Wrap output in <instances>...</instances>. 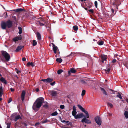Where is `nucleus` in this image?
Listing matches in <instances>:
<instances>
[{"instance_id":"obj_1","label":"nucleus","mask_w":128,"mask_h":128,"mask_svg":"<svg viewBox=\"0 0 128 128\" xmlns=\"http://www.w3.org/2000/svg\"><path fill=\"white\" fill-rule=\"evenodd\" d=\"M44 102V99L42 98L37 99L33 104V109L36 112L41 107Z\"/></svg>"},{"instance_id":"obj_2","label":"nucleus","mask_w":128,"mask_h":128,"mask_svg":"<svg viewBox=\"0 0 128 128\" xmlns=\"http://www.w3.org/2000/svg\"><path fill=\"white\" fill-rule=\"evenodd\" d=\"M1 52L2 56L4 57L6 60L7 62H8L10 59V55L7 52L4 51H2Z\"/></svg>"},{"instance_id":"obj_3","label":"nucleus","mask_w":128,"mask_h":128,"mask_svg":"<svg viewBox=\"0 0 128 128\" xmlns=\"http://www.w3.org/2000/svg\"><path fill=\"white\" fill-rule=\"evenodd\" d=\"M77 106L80 110L86 114V118H89V116L88 112L81 105L78 104V105Z\"/></svg>"},{"instance_id":"obj_4","label":"nucleus","mask_w":128,"mask_h":128,"mask_svg":"<svg viewBox=\"0 0 128 128\" xmlns=\"http://www.w3.org/2000/svg\"><path fill=\"white\" fill-rule=\"evenodd\" d=\"M95 120L96 123L99 126L101 125L102 121L100 118L98 116H96L95 118Z\"/></svg>"},{"instance_id":"obj_5","label":"nucleus","mask_w":128,"mask_h":128,"mask_svg":"<svg viewBox=\"0 0 128 128\" xmlns=\"http://www.w3.org/2000/svg\"><path fill=\"white\" fill-rule=\"evenodd\" d=\"M46 83H50L52 82L53 81V80L52 78H48L46 79H42L41 80Z\"/></svg>"},{"instance_id":"obj_6","label":"nucleus","mask_w":128,"mask_h":128,"mask_svg":"<svg viewBox=\"0 0 128 128\" xmlns=\"http://www.w3.org/2000/svg\"><path fill=\"white\" fill-rule=\"evenodd\" d=\"M7 24V26L8 28H10L13 26V24L12 21L9 20L6 22Z\"/></svg>"},{"instance_id":"obj_7","label":"nucleus","mask_w":128,"mask_h":128,"mask_svg":"<svg viewBox=\"0 0 128 128\" xmlns=\"http://www.w3.org/2000/svg\"><path fill=\"white\" fill-rule=\"evenodd\" d=\"M86 117H84L82 120V123L85 122L87 124H90L91 123V122L90 120L87 119Z\"/></svg>"},{"instance_id":"obj_8","label":"nucleus","mask_w":128,"mask_h":128,"mask_svg":"<svg viewBox=\"0 0 128 128\" xmlns=\"http://www.w3.org/2000/svg\"><path fill=\"white\" fill-rule=\"evenodd\" d=\"M1 27L3 30H6L7 27V24L6 22H2L1 24Z\"/></svg>"},{"instance_id":"obj_9","label":"nucleus","mask_w":128,"mask_h":128,"mask_svg":"<svg viewBox=\"0 0 128 128\" xmlns=\"http://www.w3.org/2000/svg\"><path fill=\"white\" fill-rule=\"evenodd\" d=\"M22 38L21 35L20 36H18L16 38H14L13 40V41L16 42L18 40H22Z\"/></svg>"},{"instance_id":"obj_10","label":"nucleus","mask_w":128,"mask_h":128,"mask_svg":"<svg viewBox=\"0 0 128 128\" xmlns=\"http://www.w3.org/2000/svg\"><path fill=\"white\" fill-rule=\"evenodd\" d=\"M51 95L52 96L56 97L57 96L58 94L57 92L55 91H52L50 92Z\"/></svg>"},{"instance_id":"obj_11","label":"nucleus","mask_w":128,"mask_h":128,"mask_svg":"<svg viewBox=\"0 0 128 128\" xmlns=\"http://www.w3.org/2000/svg\"><path fill=\"white\" fill-rule=\"evenodd\" d=\"M84 116V114L82 113L79 114L77 115L74 118L76 119H77L82 118Z\"/></svg>"},{"instance_id":"obj_12","label":"nucleus","mask_w":128,"mask_h":128,"mask_svg":"<svg viewBox=\"0 0 128 128\" xmlns=\"http://www.w3.org/2000/svg\"><path fill=\"white\" fill-rule=\"evenodd\" d=\"M26 94V91L24 90H23L21 94L22 100L23 101L24 100L25 96Z\"/></svg>"},{"instance_id":"obj_13","label":"nucleus","mask_w":128,"mask_h":128,"mask_svg":"<svg viewBox=\"0 0 128 128\" xmlns=\"http://www.w3.org/2000/svg\"><path fill=\"white\" fill-rule=\"evenodd\" d=\"M107 56L106 55H105L104 54L102 55H101V58L102 60H104L105 61H107Z\"/></svg>"},{"instance_id":"obj_14","label":"nucleus","mask_w":128,"mask_h":128,"mask_svg":"<svg viewBox=\"0 0 128 128\" xmlns=\"http://www.w3.org/2000/svg\"><path fill=\"white\" fill-rule=\"evenodd\" d=\"M24 46H18L16 50V52H18L23 48Z\"/></svg>"},{"instance_id":"obj_15","label":"nucleus","mask_w":128,"mask_h":128,"mask_svg":"<svg viewBox=\"0 0 128 128\" xmlns=\"http://www.w3.org/2000/svg\"><path fill=\"white\" fill-rule=\"evenodd\" d=\"M24 10L22 8H18L14 10V11L18 13L22 12Z\"/></svg>"},{"instance_id":"obj_16","label":"nucleus","mask_w":128,"mask_h":128,"mask_svg":"<svg viewBox=\"0 0 128 128\" xmlns=\"http://www.w3.org/2000/svg\"><path fill=\"white\" fill-rule=\"evenodd\" d=\"M33 20H36V24L38 25H40V22L38 20V19L36 18L35 17L33 18H32Z\"/></svg>"},{"instance_id":"obj_17","label":"nucleus","mask_w":128,"mask_h":128,"mask_svg":"<svg viewBox=\"0 0 128 128\" xmlns=\"http://www.w3.org/2000/svg\"><path fill=\"white\" fill-rule=\"evenodd\" d=\"M37 38L38 40H40L41 39V35L38 32L37 33Z\"/></svg>"},{"instance_id":"obj_18","label":"nucleus","mask_w":128,"mask_h":128,"mask_svg":"<svg viewBox=\"0 0 128 128\" xmlns=\"http://www.w3.org/2000/svg\"><path fill=\"white\" fill-rule=\"evenodd\" d=\"M19 119H20L21 120L22 119V118L20 116V115L17 116H16L14 119V121L15 122H16Z\"/></svg>"},{"instance_id":"obj_19","label":"nucleus","mask_w":128,"mask_h":128,"mask_svg":"<svg viewBox=\"0 0 128 128\" xmlns=\"http://www.w3.org/2000/svg\"><path fill=\"white\" fill-rule=\"evenodd\" d=\"M0 81L5 84H7V82L5 79L3 77H2L0 78Z\"/></svg>"},{"instance_id":"obj_20","label":"nucleus","mask_w":128,"mask_h":128,"mask_svg":"<svg viewBox=\"0 0 128 128\" xmlns=\"http://www.w3.org/2000/svg\"><path fill=\"white\" fill-rule=\"evenodd\" d=\"M3 87L2 86L0 87V97L2 96L3 95Z\"/></svg>"},{"instance_id":"obj_21","label":"nucleus","mask_w":128,"mask_h":128,"mask_svg":"<svg viewBox=\"0 0 128 128\" xmlns=\"http://www.w3.org/2000/svg\"><path fill=\"white\" fill-rule=\"evenodd\" d=\"M100 89L103 92V94H105L106 96L108 95V94L105 90H104L103 88L101 87H100Z\"/></svg>"},{"instance_id":"obj_22","label":"nucleus","mask_w":128,"mask_h":128,"mask_svg":"<svg viewBox=\"0 0 128 128\" xmlns=\"http://www.w3.org/2000/svg\"><path fill=\"white\" fill-rule=\"evenodd\" d=\"M104 42L102 40H100L97 42V44L99 46H102L104 44Z\"/></svg>"},{"instance_id":"obj_23","label":"nucleus","mask_w":128,"mask_h":128,"mask_svg":"<svg viewBox=\"0 0 128 128\" xmlns=\"http://www.w3.org/2000/svg\"><path fill=\"white\" fill-rule=\"evenodd\" d=\"M58 49V48L56 46L53 47V50L54 51L55 54H56V51Z\"/></svg>"},{"instance_id":"obj_24","label":"nucleus","mask_w":128,"mask_h":128,"mask_svg":"<svg viewBox=\"0 0 128 128\" xmlns=\"http://www.w3.org/2000/svg\"><path fill=\"white\" fill-rule=\"evenodd\" d=\"M18 29L19 30V31L18 32V34H22V28L20 27H18Z\"/></svg>"},{"instance_id":"obj_25","label":"nucleus","mask_w":128,"mask_h":128,"mask_svg":"<svg viewBox=\"0 0 128 128\" xmlns=\"http://www.w3.org/2000/svg\"><path fill=\"white\" fill-rule=\"evenodd\" d=\"M70 72L71 73L73 74H75L76 73V71L75 69L72 68L70 69Z\"/></svg>"},{"instance_id":"obj_26","label":"nucleus","mask_w":128,"mask_h":128,"mask_svg":"<svg viewBox=\"0 0 128 128\" xmlns=\"http://www.w3.org/2000/svg\"><path fill=\"white\" fill-rule=\"evenodd\" d=\"M111 70V68H108L107 70H104L105 71L106 73V74H109Z\"/></svg>"},{"instance_id":"obj_27","label":"nucleus","mask_w":128,"mask_h":128,"mask_svg":"<svg viewBox=\"0 0 128 128\" xmlns=\"http://www.w3.org/2000/svg\"><path fill=\"white\" fill-rule=\"evenodd\" d=\"M56 61L58 62L61 63L62 62V59L60 58H57L56 59Z\"/></svg>"},{"instance_id":"obj_28","label":"nucleus","mask_w":128,"mask_h":128,"mask_svg":"<svg viewBox=\"0 0 128 128\" xmlns=\"http://www.w3.org/2000/svg\"><path fill=\"white\" fill-rule=\"evenodd\" d=\"M27 65L28 66H31L32 67H34V63L32 62H28L27 64Z\"/></svg>"},{"instance_id":"obj_29","label":"nucleus","mask_w":128,"mask_h":128,"mask_svg":"<svg viewBox=\"0 0 128 128\" xmlns=\"http://www.w3.org/2000/svg\"><path fill=\"white\" fill-rule=\"evenodd\" d=\"M37 44V42L36 40H33V43L32 45L33 46H36Z\"/></svg>"},{"instance_id":"obj_30","label":"nucleus","mask_w":128,"mask_h":128,"mask_svg":"<svg viewBox=\"0 0 128 128\" xmlns=\"http://www.w3.org/2000/svg\"><path fill=\"white\" fill-rule=\"evenodd\" d=\"M77 113V112H76V111H72V115L74 116V118L75 117V116H76V114Z\"/></svg>"},{"instance_id":"obj_31","label":"nucleus","mask_w":128,"mask_h":128,"mask_svg":"<svg viewBox=\"0 0 128 128\" xmlns=\"http://www.w3.org/2000/svg\"><path fill=\"white\" fill-rule=\"evenodd\" d=\"M6 124L7 125V128H10L11 126V123L10 122H6Z\"/></svg>"},{"instance_id":"obj_32","label":"nucleus","mask_w":128,"mask_h":128,"mask_svg":"<svg viewBox=\"0 0 128 128\" xmlns=\"http://www.w3.org/2000/svg\"><path fill=\"white\" fill-rule=\"evenodd\" d=\"M73 28L75 31H77L78 29V26H75L73 27Z\"/></svg>"},{"instance_id":"obj_33","label":"nucleus","mask_w":128,"mask_h":128,"mask_svg":"<svg viewBox=\"0 0 128 128\" xmlns=\"http://www.w3.org/2000/svg\"><path fill=\"white\" fill-rule=\"evenodd\" d=\"M63 72V70H58L57 73L58 74H60Z\"/></svg>"},{"instance_id":"obj_34","label":"nucleus","mask_w":128,"mask_h":128,"mask_svg":"<svg viewBox=\"0 0 128 128\" xmlns=\"http://www.w3.org/2000/svg\"><path fill=\"white\" fill-rule=\"evenodd\" d=\"M116 97L120 98V99H122V98L121 94L119 93H118V95L116 96Z\"/></svg>"},{"instance_id":"obj_35","label":"nucleus","mask_w":128,"mask_h":128,"mask_svg":"<svg viewBox=\"0 0 128 128\" xmlns=\"http://www.w3.org/2000/svg\"><path fill=\"white\" fill-rule=\"evenodd\" d=\"M124 114L125 117L126 118H128V112L126 111L124 112Z\"/></svg>"},{"instance_id":"obj_36","label":"nucleus","mask_w":128,"mask_h":128,"mask_svg":"<svg viewBox=\"0 0 128 128\" xmlns=\"http://www.w3.org/2000/svg\"><path fill=\"white\" fill-rule=\"evenodd\" d=\"M58 114V113L56 112H55L54 113H52L51 115L52 116H56Z\"/></svg>"},{"instance_id":"obj_37","label":"nucleus","mask_w":128,"mask_h":128,"mask_svg":"<svg viewBox=\"0 0 128 128\" xmlns=\"http://www.w3.org/2000/svg\"><path fill=\"white\" fill-rule=\"evenodd\" d=\"M86 91L84 90H83L82 91V96H84L85 95V94H86Z\"/></svg>"},{"instance_id":"obj_38","label":"nucleus","mask_w":128,"mask_h":128,"mask_svg":"<svg viewBox=\"0 0 128 128\" xmlns=\"http://www.w3.org/2000/svg\"><path fill=\"white\" fill-rule=\"evenodd\" d=\"M124 65L128 69V62H126L124 64Z\"/></svg>"},{"instance_id":"obj_39","label":"nucleus","mask_w":128,"mask_h":128,"mask_svg":"<svg viewBox=\"0 0 128 128\" xmlns=\"http://www.w3.org/2000/svg\"><path fill=\"white\" fill-rule=\"evenodd\" d=\"M48 122V120L46 119L45 120H43L41 122L42 124H44Z\"/></svg>"},{"instance_id":"obj_40","label":"nucleus","mask_w":128,"mask_h":128,"mask_svg":"<svg viewBox=\"0 0 128 128\" xmlns=\"http://www.w3.org/2000/svg\"><path fill=\"white\" fill-rule=\"evenodd\" d=\"M88 11L92 14L94 12V10L93 9L89 10Z\"/></svg>"},{"instance_id":"obj_41","label":"nucleus","mask_w":128,"mask_h":128,"mask_svg":"<svg viewBox=\"0 0 128 128\" xmlns=\"http://www.w3.org/2000/svg\"><path fill=\"white\" fill-rule=\"evenodd\" d=\"M108 106H110L112 108L113 106V105L110 103H108Z\"/></svg>"},{"instance_id":"obj_42","label":"nucleus","mask_w":128,"mask_h":128,"mask_svg":"<svg viewBox=\"0 0 128 128\" xmlns=\"http://www.w3.org/2000/svg\"><path fill=\"white\" fill-rule=\"evenodd\" d=\"M98 4V2H97V1H95L94 2V4H95V7L96 8H97Z\"/></svg>"},{"instance_id":"obj_43","label":"nucleus","mask_w":128,"mask_h":128,"mask_svg":"<svg viewBox=\"0 0 128 128\" xmlns=\"http://www.w3.org/2000/svg\"><path fill=\"white\" fill-rule=\"evenodd\" d=\"M75 111H76V106H73L72 111L74 112Z\"/></svg>"},{"instance_id":"obj_44","label":"nucleus","mask_w":128,"mask_h":128,"mask_svg":"<svg viewBox=\"0 0 128 128\" xmlns=\"http://www.w3.org/2000/svg\"><path fill=\"white\" fill-rule=\"evenodd\" d=\"M60 108L62 109H64L65 108V106L64 105H61L60 106Z\"/></svg>"},{"instance_id":"obj_45","label":"nucleus","mask_w":128,"mask_h":128,"mask_svg":"<svg viewBox=\"0 0 128 128\" xmlns=\"http://www.w3.org/2000/svg\"><path fill=\"white\" fill-rule=\"evenodd\" d=\"M55 84H56V82L54 81V82H53L52 83H51L50 85L52 86H54Z\"/></svg>"},{"instance_id":"obj_46","label":"nucleus","mask_w":128,"mask_h":128,"mask_svg":"<svg viewBox=\"0 0 128 128\" xmlns=\"http://www.w3.org/2000/svg\"><path fill=\"white\" fill-rule=\"evenodd\" d=\"M66 124L67 125H68V126H69V125H70V126H72V124L71 122H69L68 123V124Z\"/></svg>"},{"instance_id":"obj_47","label":"nucleus","mask_w":128,"mask_h":128,"mask_svg":"<svg viewBox=\"0 0 128 128\" xmlns=\"http://www.w3.org/2000/svg\"><path fill=\"white\" fill-rule=\"evenodd\" d=\"M75 54V53L74 52H72L71 54L67 56V57L69 56H72V55H74V54Z\"/></svg>"},{"instance_id":"obj_48","label":"nucleus","mask_w":128,"mask_h":128,"mask_svg":"<svg viewBox=\"0 0 128 128\" xmlns=\"http://www.w3.org/2000/svg\"><path fill=\"white\" fill-rule=\"evenodd\" d=\"M12 101V98H10L8 101V103H10Z\"/></svg>"},{"instance_id":"obj_49","label":"nucleus","mask_w":128,"mask_h":128,"mask_svg":"<svg viewBox=\"0 0 128 128\" xmlns=\"http://www.w3.org/2000/svg\"><path fill=\"white\" fill-rule=\"evenodd\" d=\"M116 62V59H114L112 61V62L113 63H115Z\"/></svg>"},{"instance_id":"obj_50","label":"nucleus","mask_w":128,"mask_h":128,"mask_svg":"<svg viewBox=\"0 0 128 128\" xmlns=\"http://www.w3.org/2000/svg\"><path fill=\"white\" fill-rule=\"evenodd\" d=\"M26 58H24L22 59V60L23 62L26 61Z\"/></svg>"},{"instance_id":"obj_51","label":"nucleus","mask_w":128,"mask_h":128,"mask_svg":"<svg viewBox=\"0 0 128 128\" xmlns=\"http://www.w3.org/2000/svg\"><path fill=\"white\" fill-rule=\"evenodd\" d=\"M10 90L12 92H13L14 91V90L12 88H11L10 89Z\"/></svg>"},{"instance_id":"obj_52","label":"nucleus","mask_w":128,"mask_h":128,"mask_svg":"<svg viewBox=\"0 0 128 128\" xmlns=\"http://www.w3.org/2000/svg\"><path fill=\"white\" fill-rule=\"evenodd\" d=\"M111 11L112 12V13H114V10L113 9H111Z\"/></svg>"},{"instance_id":"obj_53","label":"nucleus","mask_w":128,"mask_h":128,"mask_svg":"<svg viewBox=\"0 0 128 128\" xmlns=\"http://www.w3.org/2000/svg\"><path fill=\"white\" fill-rule=\"evenodd\" d=\"M39 90V89L38 88H36V91L37 92H38Z\"/></svg>"},{"instance_id":"obj_54","label":"nucleus","mask_w":128,"mask_h":128,"mask_svg":"<svg viewBox=\"0 0 128 128\" xmlns=\"http://www.w3.org/2000/svg\"><path fill=\"white\" fill-rule=\"evenodd\" d=\"M44 24H43L42 23H41L40 22V26H44Z\"/></svg>"},{"instance_id":"obj_55","label":"nucleus","mask_w":128,"mask_h":128,"mask_svg":"<svg viewBox=\"0 0 128 128\" xmlns=\"http://www.w3.org/2000/svg\"><path fill=\"white\" fill-rule=\"evenodd\" d=\"M71 72H70V70H69L68 71V74H69V75H70V74H71Z\"/></svg>"},{"instance_id":"obj_56","label":"nucleus","mask_w":128,"mask_h":128,"mask_svg":"<svg viewBox=\"0 0 128 128\" xmlns=\"http://www.w3.org/2000/svg\"><path fill=\"white\" fill-rule=\"evenodd\" d=\"M16 73L18 74H19V73H20L21 72H20L19 70H18V71H16Z\"/></svg>"},{"instance_id":"obj_57","label":"nucleus","mask_w":128,"mask_h":128,"mask_svg":"<svg viewBox=\"0 0 128 128\" xmlns=\"http://www.w3.org/2000/svg\"><path fill=\"white\" fill-rule=\"evenodd\" d=\"M44 107H48V105L47 104L44 105Z\"/></svg>"},{"instance_id":"obj_58","label":"nucleus","mask_w":128,"mask_h":128,"mask_svg":"<svg viewBox=\"0 0 128 128\" xmlns=\"http://www.w3.org/2000/svg\"><path fill=\"white\" fill-rule=\"evenodd\" d=\"M40 124V123L39 122L36 123L35 124V126H37L38 125H39Z\"/></svg>"},{"instance_id":"obj_59","label":"nucleus","mask_w":128,"mask_h":128,"mask_svg":"<svg viewBox=\"0 0 128 128\" xmlns=\"http://www.w3.org/2000/svg\"><path fill=\"white\" fill-rule=\"evenodd\" d=\"M82 82L84 84L86 83V82L84 80L82 81Z\"/></svg>"},{"instance_id":"obj_60","label":"nucleus","mask_w":128,"mask_h":128,"mask_svg":"<svg viewBox=\"0 0 128 128\" xmlns=\"http://www.w3.org/2000/svg\"><path fill=\"white\" fill-rule=\"evenodd\" d=\"M61 122H62L64 123V122H66V121H65V120H64L63 121H62V120H61Z\"/></svg>"},{"instance_id":"obj_61","label":"nucleus","mask_w":128,"mask_h":128,"mask_svg":"<svg viewBox=\"0 0 128 128\" xmlns=\"http://www.w3.org/2000/svg\"><path fill=\"white\" fill-rule=\"evenodd\" d=\"M15 70L16 71V72L18 70V69L16 68H15Z\"/></svg>"},{"instance_id":"obj_62","label":"nucleus","mask_w":128,"mask_h":128,"mask_svg":"<svg viewBox=\"0 0 128 128\" xmlns=\"http://www.w3.org/2000/svg\"><path fill=\"white\" fill-rule=\"evenodd\" d=\"M52 45L54 47L56 46H55V44H54L52 43Z\"/></svg>"},{"instance_id":"obj_63","label":"nucleus","mask_w":128,"mask_h":128,"mask_svg":"<svg viewBox=\"0 0 128 128\" xmlns=\"http://www.w3.org/2000/svg\"><path fill=\"white\" fill-rule=\"evenodd\" d=\"M2 98H0V101H1L2 100Z\"/></svg>"},{"instance_id":"obj_64","label":"nucleus","mask_w":128,"mask_h":128,"mask_svg":"<svg viewBox=\"0 0 128 128\" xmlns=\"http://www.w3.org/2000/svg\"><path fill=\"white\" fill-rule=\"evenodd\" d=\"M66 124H68L69 122V121H66Z\"/></svg>"}]
</instances>
